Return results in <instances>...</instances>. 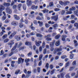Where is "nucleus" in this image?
Returning a JSON list of instances; mask_svg holds the SVG:
<instances>
[{
    "label": "nucleus",
    "instance_id": "1",
    "mask_svg": "<svg viewBox=\"0 0 78 78\" xmlns=\"http://www.w3.org/2000/svg\"><path fill=\"white\" fill-rule=\"evenodd\" d=\"M0 6H1L0 7V17H1V16H2V11L5 9V8L3 6L1 5H0Z\"/></svg>",
    "mask_w": 78,
    "mask_h": 78
},
{
    "label": "nucleus",
    "instance_id": "2",
    "mask_svg": "<svg viewBox=\"0 0 78 78\" xmlns=\"http://www.w3.org/2000/svg\"><path fill=\"white\" fill-rule=\"evenodd\" d=\"M6 12L8 14H11V13H12V10L9 7H7L6 8Z\"/></svg>",
    "mask_w": 78,
    "mask_h": 78
},
{
    "label": "nucleus",
    "instance_id": "3",
    "mask_svg": "<svg viewBox=\"0 0 78 78\" xmlns=\"http://www.w3.org/2000/svg\"><path fill=\"white\" fill-rule=\"evenodd\" d=\"M14 44V41L11 40L7 44L8 45H10V48H11L12 45Z\"/></svg>",
    "mask_w": 78,
    "mask_h": 78
},
{
    "label": "nucleus",
    "instance_id": "4",
    "mask_svg": "<svg viewBox=\"0 0 78 78\" xmlns=\"http://www.w3.org/2000/svg\"><path fill=\"white\" fill-rule=\"evenodd\" d=\"M16 32H13V33H12L10 35L9 37V39H12V37L16 34Z\"/></svg>",
    "mask_w": 78,
    "mask_h": 78
},
{
    "label": "nucleus",
    "instance_id": "5",
    "mask_svg": "<svg viewBox=\"0 0 78 78\" xmlns=\"http://www.w3.org/2000/svg\"><path fill=\"white\" fill-rule=\"evenodd\" d=\"M51 19H54L55 21H56L58 20V15H57L54 16H52L51 17Z\"/></svg>",
    "mask_w": 78,
    "mask_h": 78
},
{
    "label": "nucleus",
    "instance_id": "6",
    "mask_svg": "<svg viewBox=\"0 0 78 78\" xmlns=\"http://www.w3.org/2000/svg\"><path fill=\"white\" fill-rule=\"evenodd\" d=\"M21 61L22 63H23V62H24V59L22 58H18V64H20V63H21Z\"/></svg>",
    "mask_w": 78,
    "mask_h": 78
},
{
    "label": "nucleus",
    "instance_id": "7",
    "mask_svg": "<svg viewBox=\"0 0 78 78\" xmlns=\"http://www.w3.org/2000/svg\"><path fill=\"white\" fill-rule=\"evenodd\" d=\"M62 50V48H55V52L54 51V54H55L56 51L59 52V51H61Z\"/></svg>",
    "mask_w": 78,
    "mask_h": 78
},
{
    "label": "nucleus",
    "instance_id": "8",
    "mask_svg": "<svg viewBox=\"0 0 78 78\" xmlns=\"http://www.w3.org/2000/svg\"><path fill=\"white\" fill-rule=\"evenodd\" d=\"M13 17L15 20H20V17H19V16H17V15H13Z\"/></svg>",
    "mask_w": 78,
    "mask_h": 78
},
{
    "label": "nucleus",
    "instance_id": "9",
    "mask_svg": "<svg viewBox=\"0 0 78 78\" xmlns=\"http://www.w3.org/2000/svg\"><path fill=\"white\" fill-rule=\"evenodd\" d=\"M11 24L13 26H17L18 25V22L16 21H13L12 22Z\"/></svg>",
    "mask_w": 78,
    "mask_h": 78
},
{
    "label": "nucleus",
    "instance_id": "10",
    "mask_svg": "<svg viewBox=\"0 0 78 78\" xmlns=\"http://www.w3.org/2000/svg\"><path fill=\"white\" fill-rule=\"evenodd\" d=\"M3 14L4 15L2 18V20H5L6 19V13L5 12H3Z\"/></svg>",
    "mask_w": 78,
    "mask_h": 78
},
{
    "label": "nucleus",
    "instance_id": "11",
    "mask_svg": "<svg viewBox=\"0 0 78 78\" xmlns=\"http://www.w3.org/2000/svg\"><path fill=\"white\" fill-rule=\"evenodd\" d=\"M55 42L56 41L55 40H54L53 42L50 43V47H53V45H54Z\"/></svg>",
    "mask_w": 78,
    "mask_h": 78
},
{
    "label": "nucleus",
    "instance_id": "12",
    "mask_svg": "<svg viewBox=\"0 0 78 78\" xmlns=\"http://www.w3.org/2000/svg\"><path fill=\"white\" fill-rule=\"evenodd\" d=\"M27 4L28 6H30L31 5V1L30 0H27Z\"/></svg>",
    "mask_w": 78,
    "mask_h": 78
},
{
    "label": "nucleus",
    "instance_id": "13",
    "mask_svg": "<svg viewBox=\"0 0 78 78\" xmlns=\"http://www.w3.org/2000/svg\"><path fill=\"white\" fill-rule=\"evenodd\" d=\"M25 44L26 45H29L30 46V45H32V43L31 42L27 41L25 42Z\"/></svg>",
    "mask_w": 78,
    "mask_h": 78
},
{
    "label": "nucleus",
    "instance_id": "14",
    "mask_svg": "<svg viewBox=\"0 0 78 78\" xmlns=\"http://www.w3.org/2000/svg\"><path fill=\"white\" fill-rule=\"evenodd\" d=\"M15 39H16L17 41H20V40L21 39L20 37V36H17V35H16L15 37Z\"/></svg>",
    "mask_w": 78,
    "mask_h": 78
},
{
    "label": "nucleus",
    "instance_id": "15",
    "mask_svg": "<svg viewBox=\"0 0 78 78\" xmlns=\"http://www.w3.org/2000/svg\"><path fill=\"white\" fill-rule=\"evenodd\" d=\"M44 38L46 39V41H51V38L47 37V36H44Z\"/></svg>",
    "mask_w": 78,
    "mask_h": 78
},
{
    "label": "nucleus",
    "instance_id": "16",
    "mask_svg": "<svg viewBox=\"0 0 78 78\" xmlns=\"http://www.w3.org/2000/svg\"><path fill=\"white\" fill-rule=\"evenodd\" d=\"M67 37L66 35H64L62 36V39L63 41H65L66 37Z\"/></svg>",
    "mask_w": 78,
    "mask_h": 78
},
{
    "label": "nucleus",
    "instance_id": "17",
    "mask_svg": "<svg viewBox=\"0 0 78 78\" xmlns=\"http://www.w3.org/2000/svg\"><path fill=\"white\" fill-rule=\"evenodd\" d=\"M37 6H35V5H33L31 6V9H37Z\"/></svg>",
    "mask_w": 78,
    "mask_h": 78
},
{
    "label": "nucleus",
    "instance_id": "18",
    "mask_svg": "<svg viewBox=\"0 0 78 78\" xmlns=\"http://www.w3.org/2000/svg\"><path fill=\"white\" fill-rule=\"evenodd\" d=\"M38 23L39 24V26L41 27L43 25V22L42 21H38Z\"/></svg>",
    "mask_w": 78,
    "mask_h": 78
},
{
    "label": "nucleus",
    "instance_id": "19",
    "mask_svg": "<svg viewBox=\"0 0 78 78\" xmlns=\"http://www.w3.org/2000/svg\"><path fill=\"white\" fill-rule=\"evenodd\" d=\"M22 6V4H20L18 5V9L19 11L21 10V7Z\"/></svg>",
    "mask_w": 78,
    "mask_h": 78
},
{
    "label": "nucleus",
    "instance_id": "20",
    "mask_svg": "<svg viewBox=\"0 0 78 78\" xmlns=\"http://www.w3.org/2000/svg\"><path fill=\"white\" fill-rule=\"evenodd\" d=\"M31 23V25L30 26V29L32 30H35V27L33 26V23Z\"/></svg>",
    "mask_w": 78,
    "mask_h": 78
},
{
    "label": "nucleus",
    "instance_id": "21",
    "mask_svg": "<svg viewBox=\"0 0 78 78\" xmlns=\"http://www.w3.org/2000/svg\"><path fill=\"white\" fill-rule=\"evenodd\" d=\"M52 27L54 29H55V28H58V25L57 24H55L53 25Z\"/></svg>",
    "mask_w": 78,
    "mask_h": 78
},
{
    "label": "nucleus",
    "instance_id": "22",
    "mask_svg": "<svg viewBox=\"0 0 78 78\" xmlns=\"http://www.w3.org/2000/svg\"><path fill=\"white\" fill-rule=\"evenodd\" d=\"M35 43L36 45L37 46V47H39V46H40V45H41V44H40L39 43V42L36 41V40L35 41Z\"/></svg>",
    "mask_w": 78,
    "mask_h": 78
},
{
    "label": "nucleus",
    "instance_id": "23",
    "mask_svg": "<svg viewBox=\"0 0 78 78\" xmlns=\"http://www.w3.org/2000/svg\"><path fill=\"white\" fill-rule=\"evenodd\" d=\"M64 75H65V74L63 73H61L60 74V77L61 78H64Z\"/></svg>",
    "mask_w": 78,
    "mask_h": 78
},
{
    "label": "nucleus",
    "instance_id": "24",
    "mask_svg": "<svg viewBox=\"0 0 78 78\" xmlns=\"http://www.w3.org/2000/svg\"><path fill=\"white\" fill-rule=\"evenodd\" d=\"M70 2L69 1H65L63 2V5L65 6L67 5V4H69Z\"/></svg>",
    "mask_w": 78,
    "mask_h": 78
},
{
    "label": "nucleus",
    "instance_id": "25",
    "mask_svg": "<svg viewBox=\"0 0 78 78\" xmlns=\"http://www.w3.org/2000/svg\"><path fill=\"white\" fill-rule=\"evenodd\" d=\"M55 70H56V69H54L52 70L50 72L51 75H53L55 73Z\"/></svg>",
    "mask_w": 78,
    "mask_h": 78
},
{
    "label": "nucleus",
    "instance_id": "26",
    "mask_svg": "<svg viewBox=\"0 0 78 78\" xmlns=\"http://www.w3.org/2000/svg\"><path fill=\"white\" fill-rule=\"evenodd\" d=\"M74 42L75 47H76V46H78V43H77V41H76L75 40H74Z\"/></svg>",
    "mask_w": 78,
    "mask_h": 78
},
{
    "label": "nucleus",
    "instance_id": "27",
    "mask_svg": "<svg viewBox=\"0 0 78 78\" xmlns=\"http://www.w3.org/2000/svg\"><path fill=\"white\" fill-rule=\"evenodd\" d=\"M76 8L75 7H71V8L69 9V11H72L73 10H75Z\"/></svg>",
    "mask_w": 78,
    "mask_h": 78
},
{
    "label": "nucleus",
    "instance_id": "28",
    "mask_svg": "<svg viewBox=\"0 0 78 78\" xmlns=\"http://www.w3.org/2000/svg\"><path fill=\"white\" fill-rule=\"evenodd\" d=\"M69 65H70V64H69V62H68L66 64L65 68H67V67H68V66H69Z\"/></svg>",
    "mask_w": 78,
    "mask_h": 78
},
{
    "label": "nucleus",
    "instance_id": "29",
    "mask_svg": "<svg viewBox=\"0 0 78 78\" xmlns=\"http://www.w3.org/2000/svg\"><path fill=\"white\" fill-rule=\"evenodd\" d=\"M9 41V39L7 38L4 40V43H6L7 42H8Z\"/></svg>",
    "mask_w": 78,
    "mask_h": 78
},
{
    "label": "nucleus",
    "instance_id": "30",
    "mask_svg": "<svg viewBox=\"0 0 78 78\" xmlns=\"http://www.w3.org/2000/svg\"><path fill=\"white\" fill-rule=\"evenodd\" d=\"M45 46V42L43 41L42 44V47L43 48H44Z\"/></svg>",
    "mask_w": 78,
    "mask_h": 78
},
{
    "label": "nucleus",
    "instance_id": "31",
    "mask_svg": "<svg viewBox=\"0 0 78 78\" xmlns=\"http://www.w3.org/2000/svg\"><path fill=\"white\" fill-rule=\"evenodd\" d=\"M60 45V41H57L55 43V45L56 46H59Z\"/></svg>",
    "mask_w": 78,
    "mask_h": 78
},
{
    "label": "nucleus",
    "instance_id": "32",
    "mask_svg": "<svg viewBox=\"0 0 78 78\" xmlns=\"http://www.w3.org/2000/svg\"><path fill=\"white\" fill-rule=\"evenodd\" d=\"M36 35L37 37H42V35L40 34H37Z\"/></svg>",
    "mask_w": 78,
    "mask_h": 78
},
{
    "label": "nucleus",
    "instance_id": "33",
    "mask_svg": "<svg viewBox=\"0 0 78 78\" xmlns=\"http://www.w3.org/2000/svg\"><path fill=\"white\" fill-rule=\"evenodd\" d=\"M7 37H8V35L7 34H5L2 37V38L3 39H5L7 38Z\"/></svg>",
    "mask_w": 78,
    "mask_h": 78
},
{
    "label": "nucleus",
    "instance_id": "34",
    "mask_svg": "<svg viewBox=\"0 0 78 78\" xmlns=\"http://www.w3.org/2000/svg\"><path fill=\"white\" fill-rule=\"evenodd\" d=\"M43 57V54H41L40 55V56L39 57V61H41V59H42V58Z\"/></svg>",
    "mask_w": 78,
    "mask_h": 78
},
{
    "label": "nucleus",
    "instance_id": "35",
    "mask_svg": "<svg viewBox=\"0 0 78 78\" xmlns=\"http://www.w3.org/2000/svg\"><path fill=\"white\" fill-rule=\"evenodd\" d=\"M74 14H76L77 16L78 17V10H77L75 11H74Z\"/></svg>",
    "mask_w": 78,
    "mask_h": 78
},
{
    "label": "nucleus",
    "instance_id": "36",
    "mask_svg": "<svg viewBox=\"0 0 78 78\" xmlns=\"http://www.w3.org/2000/svg\"><path fill=\"white\" fill-rule=\"evenodd\" d=\"M20 70H17V71H16L15 73L16 75H17L18 74H19V72H20Z\"/></svg>",
    "mask_w": 78,
    "mask_h": 78
},
{
    "label": "nucleus",
    "instance_id": "37",
    "mask_svg": "<svg viewBox=\"0 0 78 78\" xmlns=\"http://www.w3.org/2000/svg\"><path fill=\"white\" fill-rule=\"evenodd\" d=\"M74 27H76V28H77V29H78V23H75L74 24Z\"/></svg>",
    "mask_w": 78,
    "mask_h": 78
},
{
    "label": "nucleus",
    "instance_id": "38",
    "mask_svg": "<svg viewBox=\"0 0 78 78\" xmlns=\"http://www.w3.org/2000/svg\"><path fill=\"white\" fill-rule=\"evenodd\" d=\"M31 73V72L30 71H28L27 72V73L28 74V76H26V78H28L30 76V74Z\"/></svg>",
    "mask_w": 78,
    "mask_h": 78
},
{
    "label": "nucleus",
    "instance_id": "39",
    "mask_svg": "<svg viewBox=\"0 0 78 78\" xmlns=\"http://www.w3.org/2000/svg\"><path fill=\"white\" fill-rule=\"evenodd\" d=\"M42 11H43V12L44 13H45L46 12H48V10L45 9L44 10H42Z\"/></svg>",
    "mask_w": 78,
    "mask_h": 78
},
{
    "label": "nucleus",
    "instance_id": "40",
    "mask_svg": "<svg viewBox=\"0 0 78 78\" xmlns=\"http://www.w3.org/2000/svg\"><path fill=\"white\" fill-rule=\"evenodd\" d=\"M60 37V35H58L55 36V38L56 39H58Z\"/></svg>",
    "mask_w": 78,
    "mask_h": 78
},
{
    "label": "nucleus",
    "instance_id": "41",
    "mask_svg": "<svg viewBox=\"0 0 78 78\" xmlns=\"http://www.w3.org/2000/svg\"><path fill=\"white\" fill-rule=\"evenodd\" d=\"M72 65L73 66H76V61L75 60L72 63Z\"/></svg>",
    "mask_w": 78,
    "mask_h": 78
},
{
    "label": "nucleus",
    "instance_id": "42",
    "mask_svg": "<svg viewBox=\"0 0 78 78\" xmlns=\"http://www.w3.org/2000/svg\"><path fill=\"white\" fill-rule=\"evenodd\" d=\"M73 24H70L69 27L68 29L69 30H71V29H72V27H73Z\"/></svg>",
    "mask_w": 78,
    "mask_h": 78
},
{
    "label": "nucleus",
    "instance_id": "43",
    "mask_svg": "<svg viewBox=\"0 0 78 78\" xmlns=\"http://www.w3.org/2000/svg\"><path fill=\"white\" fill-rule=\"evenodd\" d=\"M5 53V52L3 51V50H2L1 51V54H0V56L3 55Z\"/></svg>",
    "mask_w": 78,
    "mask_h": 78
},
{
    "label": "nucleus",
    "instance_id": "44",
    "mask_svg": "<svg viewBox=\"0 0 78 78\" xmlns=\"http://www.w3.org/2000/svg\"><path fill=\"white\" fill-rule=\"evenodd\" d=\"M37 71L38 73H40L41 72V68L38 67L37 68Z\"/></svg>",
    "mask_w": 78,
    "mask_h": 78
},
{
    "label": "nucleus",
    "instance_id": "45",
    "mask_svg": "<svg viewBox=\"0 0 78 78\" xmlns=\"http://www.w3.org/2000/svg\"><path fill=\"white\" fill-rule=\"evenodd\" d=\"M4 5L5 6H9V4L6 3H4Z\"/></svg>",
    "mask_w": 78,
    "mask_h": 78
},
{
    "label": "nucleus",
    "instance_id": "46",
    "mask_svg": "<svg viewBox=\"0 0 78 78\" xmlns=\"http://www.w3.org/2000/svg\"><path fill=\"white\" fill-rule=\"evenodd\" d=\"M32 55V52L31 51H30L28 54H27V56H31Z\"/></svg>",
    "mask_w": 78,
    "mask_h": 78
},
{
    "label": "nucleus",
    "instance_id": "47",
    "mask_svg": "<svg viewBox=\"0 0 78 78\" xmlns=\"http://www.w3.org/2000/svg\"><path fill=\"white\" fill-rule=\"evenodd\" d=\"M45 25L46 28H48L50 27V25L48 24L47 23H45Z\"/></svg>",
    "mask_w": 78,
    "mask_h": 78
},
{
    "label": "nucleus",
    "instance_id": "48",
    "mask_svg": "<svg viewBox=\"0 0 78 78\" xmlns=\"http://www.w3.org/2000/svg\"><path fill=\"white\" fill-rule=\"evenodd\" d=\"M49 66V64L48 63H47L46 64L45 67H46L47 69H48V67Z\"/></svg>",
    "mask_w": 78,
    "mask_h": 78
},
{
    "label": "nucleus",
    "instance_id": "49",
    "mask_svg": "<svg viewBox=\"0 0 78 78\" xmlns=\"http://www.w3.org/2000/svg\"><path fill=\"white\" fill-rule=\"evenodd\" d=\"M66 14H72V12L70 11H68L66 12Z\"/></svg>",
    "mask_w": 78,
    "mask_h": 78
},
{
    "label": "nucleus",
    "instance_id": "50",
    "mask_svg": "<svg viewBox=\"0 0 78 78\" xmlns=\"http://www.w3.org/2000/svg\"><path fill=\"white\" fill-rule=\"evenodd\" d=\"M66 78H70V75L69 74H67L66 76Z\"/></svg>",
    "mask_w": 78,
    "mask_h": 78
},
{
    "label": "nucleus",
    "instance_id": "51",
    "mask_svg": "<svg viewBox=\"0 0 78 78\" xmlns=\"http://www.w3.org/2000/svg\"><path fill=\"white\" fill-rule=\"evenodd\" d=\"M39 49L40 52H41V51H42V46H41L40 47Z\"/></svg>",
    "mask_w": 78,
    "mask_h": 78
},
{
    "label": "nucleus",
    "instance_id": "52",
    "mask_svg": "<svg viewBox=\"0 0 78 78\" xmlns=\"http://www.w3.org/2000/svg\"><path fill=\"white\" fill-rule=\"evenodd\" d=\"M23 8L24 10H26V5L24 4L23 5Z\"/></svg>",
    "mask_w": 78,
    "mask_h": 78
},
{
    "label": "nucleus",
    "instance_id": "53",
    "mask_svg": "<svg viewBox=\"0 0 78 78\" xmlns=\"http://www.w3.org/2000/svg\"><path fill=\"white\" fill-rule=\"evenodd\" d=\"M29 61H30V58H26L25 60V62H29Z\"/></svg>",
    "mask_w": 78,
    "mask_h": 78
},
{
    "label": "nucleus",
    "instance_id": "54",
    "mask_svg": "<svg viewBox=\"0 0 78 78\" xmlns=\"http://www.w3.org/2000/svg\"><path fill=\"white\" fill-rule=\"evenodd\" d=\"M71 19H73L75 17V15H71Z\"/></svg>",
    "mask_w": 78,
    "mask_h": 78
},
{
    "label": "nucleus",
    "instance_id": "55",
    "mask_svg": "<svg viewBox=\"0 0 78 78\" xmlns=\"http://www.w3.org/2000/svg\"><path fill=\"white\" fill-rule=\"evenodd\" d=\"M36 19L37 20H42V19H41V18L39 16H38L36 18Z\"/></svg>",
    "mask_w": 78,
    "mask_h": 78
},
{
    "label": "nucleus",
    "instance_id": "56",
    "mask_svg": "<svg viewBox=\"0 0 78 78\" xmlns=\"http://www.w3.org/2000/svg\"><path fill=\"white\" fill-rule=\"evenodd\" d=\"M17 5H14L12 6L13 9H16V8H17Z\"/></svg>",
    "mask_w": 78,
    "mask_h": 78
},
{
    "label": "nucleus",
    "instance_id": "57",
    "mask_svg": "<svg viewBox=\"0 0 78 78\" xmlns=\"http://www.w3.org/2000/svg\"><path fill=\"white\" fill-rule=\"evenodd\" d=\"M16 47L15 46H14L13 48H12V49H11V51H14V50H15L16 49Z\"/></svg>",
    "mask_w": 78,
    "mask_h": 78
},
{
    "label": "nucleus",
    "instance_id": "58",
    "mask_svg": "<svg viewBox=\"0 0 78 78\" xmlns=\"http://www.w3.org/2000/svg\"><path fill=\"white\" fill-rule=\"evenodd\" d=\"M65 10H63L61 12V14L62 15H64V14H65Z\"/></svg>",
    "mask_w": 78,
    "mask_h": 78
},
{
    "label": "nucleus",
    "instance_id": "59",
    "mask_svg": "<svg viewBox=\"0 0 78 78\" xmlns=\"http://www.w3.org/2000/svg\"><path fill=\"white\" fill-rule=\"evenodd\" d=\"M30 34L31 36H34L35 35V33H34V32H31Z\"/></svg>",
    "mask_w": 78,
    "mask_h": 78
},
{
    "label": "nucleus",
    "instance_id": "60",
    "mask_svg": "<svg viewBox=\"0 0 78 78\" xmlns=\"http://www.w3.org/2000/svg\"><path fill=\"white\" fill-rule=\"evenodd\" d=\"M49 67L51 69H53V65L52 64H51L50 65Z\"/></svg>",
    "mask_w": 78,
    "mask_h": 78
},
{
    "label": "nucleus",
    "instance_id": "61",
    "mask_svg": "<svg viewBox=\"0 0 78 78\" xmlns=\"http://www.w3.org/2000/svg\"><path fill=\"white\" fill-rule=\"evenodd\" d=\"M66 55H62L61 56V58L62 59H64V58H66Z\"/></svg>",
    "mask_w": 78,
    "mask_h": 78
},
{
    "label": "nucleus",
    "instance_id": "62",
    "mask_svg": "<svg viewBox=\"0 0 78 78\" xmlns=\"http://www.w3.org/2000/svg\"><path fill=\"white\" fill-rule=\"evenodd\" d=\"M70 59H72L73 58V54H71L70 55Z\"/></svg>",
    "mask_w": 78,
    "mask_h": 78
},
{
    "label": "nucleus",
    "instance_id": "63",
    "mask_svg": "<svg viewBox=\"0 0 78 78\" xmlns=\"http://www.w3.org/2000/svg\"><path fill=\"white\" fill-rule=\"evenodd\" d=\"M5 23H9V19H6L5 21Z\"/></svg>",
    "mask_w": 78,
    "mask_h": 78
},
{
    "label": "nucleus",
    "instance_id": "64",
    "mask_svg": "<svg viewBox=\"0 0 78 78\" xmlns=\"http://www.w3.org/2000/svg\"><path fill=\"white\" fill-rule=\"evenodd\" d=\"M14 54V51H11V52L9 54V56H11L12 55Z\"/></svg>",
    "mask_w": 78,
    "mask_h": 78
}]
</instances>
